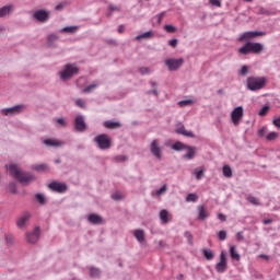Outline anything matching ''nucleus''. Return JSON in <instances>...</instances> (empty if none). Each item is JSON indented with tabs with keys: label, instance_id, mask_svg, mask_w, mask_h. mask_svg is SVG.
<instances>
[{
	"label": "nucleus",
	"instance_id": "nucleus-1",
	"mask_svg": "<svg viewBox=\"0 0 280 280\" xmlns=\"http://www.w3.org/2000/svg\"><path fill=\"white\" fill-rule=\"evenodd\" d=\"M9 174L13 176V178H16L22 185H27L34 180V176H32V174L23 172L16 164H11L9 166Z\"/></svg>",
	"mask_w": 280,
	"mask_h": 280
},
{
	"label": "nucleus",
	"instance_id": "nucleus-2",
	"mask_svg": "<svg viewBox=\"0 0 280 280\" xmlns=\"http://www.w3.org/2000/svg\"><path fill=\"white\" fill-rule=\"evenodd\" d=\"M267 82L268 79L266 77H249L247 78V89L249 91H261Z\"/></svg>",
	"mask_w": 280,
	"mask_h": 280
},
{
	"label": "nucleus",
	"instance_id": "nucleus-3",
	"mask_svg": "<svg viewBox=\"0 0 280 280\" xmlns=\"http://www.w3.org/2000/svg\"><path fill=\"white\" fill-rule=\"evenodd\" d=\"M264 51V45L259 43L247 42L243 47L238 49V54L248 56V54H260Z\"/></svg>",
	"mask_w": 280,
	"mask_h": 280
},
{
	"label": "nucleus",
	"instance_id": "nucleus-4",
	"mask_svg": "<svg viewBox=\"0 0 280 280\" xmlns=\"http://www.w3.org/2000/svg\"><path fill=\"white\" fill-rule=\"evenodd\" d=\"M31 220H32V212L24 211L16 218L15 224L18 229H26Z\"/></svg>",
	"mask_w": 280,
	"mask_h": 280
},
{
	"label": "nucleus",
	"instance_id": "nucleus-5",
	"mask_svg": "<svg viewBox=\"0 0 280 280\" xmlns=\"http://www.w3.org/2000/svg\"><path fill=\"white\" fill-rule=\"evenodd\" d=\"M80 70L78 69V67H75V65H67L65 70L60 73V78L61 80H69L71 78H73V75H78V72Z\"/></svg>",
	"mask_w": 280,
	"mask_h": 280
},
{
	"label": "nucleus",
	"instance_id": "nucleus-6",
	"mask_svg": "<svg viewBox=\"0 0 280 280\" xmlns=\"http://www.w3.org/2000/svg\"><path fill=\"white\" fill-rule=\"evenodd\" d=\"M94 141L97 143L101 150H108L110 148V137H108L106 133L96 136Z\"/></svg>",
	"mask_w": 280,
	"mask_h": 280
},
{
	"label": "nucleus",
	"instance_id": "nucleus-7",
	"mask_svg": "<svg viewBox=\"0 0 280 280\" xmlns=\"http://www.w3.org/2000/svg\"><path fill=\"white\" fill-rule=\"evenodd\" d=\"M26 108L27 106H25L24 104H20L13 107L3 108L1 113L2 115H4V117H8V115H21V113H25Z\"/></svg>",
	"mask_w": 280,
	"mask_h": 280
},
{
	"label": "nucleus",
	"instance_id": "nucleus-8",
	"mask_svg": "<svg viewBox=\"0 0 280 280\" xmlns=\"http://www.w3.org/2000/svg\"><path fill=\"white\" fill-rule=\"evenodd\" d=\"M231 119L234 126H240V121L244 119V107L238 106L234 108L231 113Z\"/></svg>",
	"mask_w": 280,
	"mask_h": 280
},
{
	"label": "nucleus",
	"instance_id": "nucleus-9",
	"mask_svg": "<svg viewBox=\"0 0 280 280\" xmlns=\"http://www.w3.org/2000/svg\"><path fill=\"white\" fill-rule=\"evenodd\" d=\"M257 36H266L265 32L254 31V32H245L240 37V43H244V40H253V38H257Z\"/></svg>",
	"mask_w": 280,
	"mask_h": 280
},
{
	"label": "nucleus",
	"instance_id": "nucleus-10",
	"mask_svg": "<svg viewBox=\"0 0 280 280\" xmlns=\"http://www.w3.org/2000/svg\"><path fill=\"white\" fill-rule=\"evenodd\" d=\"M48 189H50L51 191H56L57 194H65L68 187L67 184L55 180L48 184Z\"/></svg>",
	"mask_w": 280,
	"mask_h": 280
},
{
	"label": "nucleus",
	"instance_id": "nucleus-11",
	"mask_svg": "<svg viewBox=\"0 0 280 280\" xmlns=\"http://www.w3.org/2000/svg\"><path fill=\"white\" fill-rule=\"evenodd\" d=\"M183 59H166L165 65L168 67V71H178L183 67Z\"/></svg>",
	"mask_w": 280,
	"mask_h": 280
},
{
	"label": "nucleus",
	"instance_id": "nucleus-12",
	"mask_svg": "<svg viewBox=\"0 0 280 280\" xmlns=\"http://www.w3.org/2000/svg\"><path fill=\"white\" fill-rule=\"evenodd\" d=\"M226 268H229L226 265V253L221 252L220 261L215 265V270L217 272L222 273L226 270Z\"/></svg>",
	"mask_w": 280,
	"mask_h": 280
},
{
	"label": "nucleus",
	"instance_id": "nucleus-13",
	"mask_svg": "<svg viewBox=\"0 0 280 280\" xmlns=\"http://www.w3.org/2000/svg\"><path fill=\"white\" fill-rule=\"evenodd\" d=\"M151 153L153 154V156L155 159H159V160L162 159L161 144L159 143V140H156V139L151 142Z\"/></svg>",
	"mask_w": 280,
	"mask_h": 280
},
{
	"label": "nucleus",
	"instance_id": "nucleus-14",
	"mask_svg": "<svg viewBox=\"0 0 280 280\" xmlns=\"http://www.w3.org/2000/svg\"><path fill=\"white\" fill-rule=\"evenodd\" d=\"M51 12L46 10H37L36 11V21H39V23H47L49 21Z\"/></svg>",
	"mask_w": 280,
	"mask_h": 280
},
{
	"label": "nucleus",
	"instance_id": "nucleus-15",
	"mask_svg": "<svg viewBox=\"0 0 280 280\" xmlns=\"http://www.w3.org/2000/svg\"><path fill=\"white\" fill-rule=\"evenodd\" d=\"M74 128L78 132H84V130H86V122H84V117L77 116L74 120Z\"/></svg>",
	"mask_w": 280,
	"mask_h": 280
},
{
	"label": "nucleus",
	"instance_id": "nucleus-16",
	"mask_svg": "<svg viewBox=\"0 0 280 280\" xmlns=\"http://www.w3.org/2000/svg\"><path fill=\"white\" fill-rule=\"evenodd\" d=\"M44 145H47V148H60L63 145L62 141L56 139V138H48L43 141Z\"/></svg>",
	"mask_w": 280,
	"mask_h": 280
},
{
	"label": "nucleus",
	"instance_id": "nucleus-17",
	"mask_svg": "<svg viewBox=\"0 0 280 280\" xmlns=\"http://www.w3.org/2000/svg\"><path fill=\"white\" fill-rule=\"evenodd\" d=\"M197 211H198V218L199 220H207V218H209V210H207V206L201 205L197 207Z\"/></svg>",
	"mask_w": 280,
	"mask_h": 280
},
{
	"label": "nucleus",
	"instance_id": "nucleus-18",
	"mask_svg": "<svg viewBox=\"0 0 280 280\" xmlns=\"http://www.w3.org/2000/svg\"><path fill=\"white\" fill-rule=\"evenodd\" d=\"M25 240L28 244H36V228L25 233Z\"/></svg>",
	"mask_w": 280,
	"mask_h": 280
},
{
	"label": "nucleus",
	"instance_id": "nucleus-19",
	"mask_svg": "<svg viewBox=\"0 0 280 280\" xmlns=\"http://www.w3.org/2000/svg\"><path fill=\"white\" fill-rule=\"evenodd\" d=\"M103 126L105 128H107L108 130H116L117 128H119L121 126V122L119 121H110V120H106Z\"/></svg>",
	"mask_w": 280,
	"mask_h": 280
},
{
	"label": "nucleus",
	"instance_id": "nucleus-20",
	"mask_svg": "<svg viewBox=\"0 0 280 280\" xmlns=\"http://www.w3.org/2000/svg\"><path fill=\"white\" fill-rule=\"evenodd\" d=\"M160 220H162L163 224H167V222L172 221V214L167 210H162L160 212Z\"/></svg>",
	"mask_w": 280,
	"mask_h": 280
},
{
	"label": "nucleus",
	"instance_id": "nucleus-21",
	"mask_svg": "<svg viewBox=\"0 0 280 280\" xmlns=\"http://www.w3.org/2000/svg\"><path fill=\"white\" fill-rule=\"evenodd\" d=\"M205 172H207V168H205V166H201L200 168H195L194 174L196 176V179L201 180L205 177Z\"/></svg>",
	"mask_w": 280,
	"mask_h": 280
},
{
	"label": "nucleus",
	"instance_id": "nucleus-22",
	"mask_svg": "<svg viewBox=\"0 0 280 280\" xmlns=\"http://www.w3.org/2000/svg\"><path fill=\"white\" fill-rule=\"evenodd\" d=\"M89 222H91L92 224H102V222H104V220L102 219V217H100L97 214H90Z\"/></svg>",
	"mask_w": 280,
	"mask_h": 280
},
{
	"label": "nucleus",
	"instance_id": "nucleus-23",
	"mask_svg": "<svg viewBox=\"0 0 280 280\" xmlns=\"http://www.w3.org/2000/svg\"><path fill=\"white\" fill-rule=\"evenodd\" d=\"M176 132H177V135H183L184 137H190V138H194V137H195V136H194V132L187 131V130L185 129V126H182V127L177 128V129H176Z\"/></svg>",
	"mask_w": 280,
	"mask_h": 280
},
{
	"label": "nucleus",
	"instance_id": "nucleus-24",
	"mask_svg": "<svg viewBox=\"0 0 280 280\" xmlns=\"http://www.w3.org/2000/svg\"><path fill=\"white\" fill-rule=\"evenodd\" d=\"M133 235L138 240V242H145V232H143V230H136L133 232Z\"/></svg>",
	"mask_w": 280,
	"mask_h": 280
},
{
	"label": "nucleus",
	"instance_id": "nucleus-25",
	"mask_svg": "<svg viewBox=\"0 0 280 280\" xmlns=\"http://www.w3.org/2000/svg\"><path fill=\"white\" fill-rule=\"evenodd\" d=\"M187 153L185 155V159H188V161H191L194 156H196V148L195 147H186Z\"/></svg>",
	"mask_w": 280,
	"mask_h": 280
},
{
	"label": "nucleus",
	"instance_id": "nucleus-26",
	"mask_svg": "<svg viewBox=\"0 0 280 280\" xmlns=\"http://www.w3.org/2000/svg\"><path fill=\"white\" fill-rule=\"evenodd\" d=\"M14 7L12 5H4L2 8H0V19L5 16L7 14H10V12H12Z\"/></svg>",
	"mask_w": 280,
	"mask_h": 280
},
{
	"label": "nucleus",
	"instance_id": "nucleus-27",
	"mask_svg": "<svg viewBox=\"0 0 280 280\" xmlns=\"http://www.w3.org/2000/svg\"><path fill=\"white\" fill-rule=\"evenodd\" d=\"M223 176H225V178L233 177V170L231 168V166H229V165L223 166Z\"/></svg>",
	"mask_w": 280,
	"mask_h": 280
},
{
	"label": "nucleus",
	"instance_id": "nucleus-28",
	"mask_svg": "<svg viewBox=\"0 0 280 280\" xmlns=\"http://www.w3.org/2000/svg\"><path fill=\"white\" fill-rule=\"evenodd\" d=\"M142 38H147V39H150V38H154V33H152V31H149L147 33H143L141 35H138L136 37V40H141Z\"/></svg>",
	"mask_w": 280,
	"mask_h": 280
},
{
	"label": "nucleus",
	"instance_id": "nucleus-29",
	"mask_svg": "<svg viewBox=\"0 0 280 280\" xmlns=\"http://www.w3.org/2000/svg\"><path fill=\"white\" fill-rule=\"evenodd\" d=\"M230 255L232 259H234L235 261H240L241 256L237 254V250H235V246L230 247Z\"/></svg>",
	"mask_w": 280,
	"mask_h": 280
},
{
	"label": "nucleus",
	"instance_id": "nucleus-30",
	"mask_svg": "<svg viewBox=\"0 0 280 280\" xmlns=\"http://www.w3.org/2000/svg\"><path fill=\"white\" fill-rule=\"evenodd\" d=\"M187 145L183 142H175L173 144V150H176L177 152H180V150H186Z\"/></svg>",
	"mask_w": 280,
	"mask_h": 280
},
{
	"label": "nucleus",
	"instance_id": "nucleus-31",
	"mask_svg": "<svg viewBox=\"0 0 280 280\" xmlns=\"http://www.w3.org/2000/svg\"><path fill=\"white\" fill-rule=\"evenodd\" d=\"M100 275H102V271H100V269H97V268L90 269V277H92L93 279H97V277H100Z\"/></svg>",
	"mask_w": 280,
	"mask_h": 280
},
{
	"label": "nucleus",
	"instance_id": "nucleus-32",
	"mask_svg": "<svg viewBox=\"0 0 280 280\" xmlns=\"http://www.w3.org/2000/svg\"><path fill=\"white\" fill-rule=\"evenodd\" d=\"M36 200L39 202V205H47V197H45L43 194H37Z\"/></svg>",
	"mask_w": 280,
	"mask_h": 280
},
{
	"label": "nucleus",
	"instance_id": "nucleus-33",
	"mask_svg": "<svg viewBox=\"0 0 280 280\" xmlns=\"http://www.w3.org/2000/svg\"><path fill=\"white\" fill-rule=\"evenodd\" d=\"M100 86V83H93L89 85L88 88L83 89V93H92V91H95Z\"/></svg>",
	"mask_w": 280,
	"mask_h": 280
},
{
	"label": "nucleus",
	"instance_id": "nucleus-34",
	"mask_svg": "<svg viewBox=\"0 0 280 280\" xmlns=\"http://www.w3.org/2000/svg\"><path fill=\"white\" fill-rule=\"evenodd\" d=\"M203 257H206L208 261H211L214 257L213 252L211 249H203Z\"/></svg>",
	"mask_w": 280,
	"mask_h": 280
},
{
	"label": "nucleus",
	"instance_id": "nucleus-35",
	"mask_svg": "<svg viewBox=\"0 0 280 280\" xmlns=\"http://www.w3.org/2000/svg\"><path fill=\"white\" fill-rule=\"evenodd\" d=\"M36 172H49V165L43 163L36 166Z\"/></svg>",
	"mask_w": 280,
	"mask_h": 280
},
{
	"label": "nucleus",
	"instance_id": "nucleus-36",
	"mask_svg": "<svg viewBox=\"0 0 280 280\" xmlns=\"http://www.w3.org/2000/svg\"><path fill=\"white\" fill-rule=\"evenodd\" d=\"M277 139H279L278 132L272 131L267 136V141H277Z\"/></svg>",
	"mask_w": 280,
	"mask_h": 280
},
{
	"label": "nucleus",
	"instance_id": "nucleus-37",
	"mask_svg": "<svg viewBox=\"0 0 280 280\" xmlns=\"http://www.w3.org/2000/svg\"><path fill=\"white\" fill-rule=\"evenodd\" d=\"M198 201V195L196 194H189L186 197V202H197Z\"/></svg>",
	"mask_w": 280,
	"mask_h": 280
},
{
	"label": "nucleus",
	"instance_id": "nucleus-38",
	"mask_svg": "<svg viewBox=\"0 0 280 280\" xmlns=\"http://www.w3.org/2000/svg\"><path fill=\"white\" fill-rule=\"evenodd\" d=\"M247 201L250 202V205H254L255 207H259V200L257 197L248 196Z\"/></svg>",
	"mask_w": 280,
	"mask_h": 280
},
{
	"label": "nucleus",
	"instance_id": "nucleus-39",
	"mask_svg": "<svg viewBox=\"0 0 280 280\" xmlns=\"http://www.w3.org/2000/svg\"><path fill=\"white\" fill-rule=\"evenodd\" d=\"M78 30L75 26H67L61 30V32H67L68 34H74V32Z\"/></svg>",
	"mask_w": 280,
	"mask_h": 280
},
{
	"label": "nucleus",
	"instance_id": "nucleus-40",
	"mask_svg": "<svg viewBox=\"0 0 280 280\" xmlns=\"http://www.w3.org/2000/svg\"><path fill=\"white\" fill-rule=\"evenodd\" d=\"M8 189H9V191H10L11 194H18L16 183H14V182L10 183Z\"/></svg>",
	"mask_w": 280,
	"mask_h": 280
},
{
	"label": "nucleus",
	"instance_id": "nucleus-41",
	"mask_svg": "<svg viewBox=\"0 0 280 280\" xmlns=\"http://www.w3.org/2000/svg\"><path fill=\"white\" fill-rule=\"evenodd\" d=\"M167 191V185L162 186L159 190L155 191V196H163Z\"/></svg>",
	"mask_w": 280,
	"mask_h": 280
},
{
	"label": "nucleus",
	"instance_id": "nucleus-42",
	"mask_svg": "<svg viewBox=\"0 0 280 280\" xmlns=\"http://www.w3.org/2000/svg\"><path fill=\"white\" fill-rule=\"evenodd\" d=\"M75 104H77V106H79V108H86V102H84V100H82V98H78L75 101Z\"/></svg>",
	"mask_w": 280,
	"mask_h": 280
},
{
	"label": "nucleus",
	"instance_id": "nucleus-43",
	"mask_svg": "<svg viewBox=\"0 0 280 280\" xmlns=\"http://www.w3.org/2000/svg\"><path fill=\"white\" fill-rule=\"evenodd\" d=\"M56 40H58V35H56V34L49 35V37H48L49 45H54V43H56Z\"/></svg>",
	"mask_w": 280,
	"mask_h": 280
},
{
	"label": "nucleus",
	"instance_id": "nucleus-44",
	"mask_svg": "<svg viewBox=\"0 0 280 280\" xmlns=\"http://www.w3.org/2000/svg\"><path fill=\"white\" fill-rule=\"evenodd\" d=\"M268 110H270V107L269 106H265L260 109L259 112V116L260 117H266V115H268Z\"/></svg>",
	"mask_w": 280,
	"mask_h": 280
},
{
	"label": "nucleus",
	"instance_id": "nucleus-45",
	"mask_svg": "<svg viewBox=\"0 0 280 280\" xmlns=\"http://www.w3.org/2000/svg\"><path fill=\"white\" fill-rule=\"evenodd\" d=\"M185 237L188 240V244H194V236L191 235V232H185Z\"/></svg>",
	"mask_w": 280,
	"mask_h": 280
},
{
	"label": "nucleus",
	"instance_id": "nucleus-46",
	"mask_svg": "<svg viewBox=\"0 0 280 280\" xmlns=\"http://www.w3.org/2000/svg\"><path fill=\"white\" fill-rule=\"evenodd\" d=\"M164 30L168 33V34H174V32H176V27L172 26V25H165Z\"/></svg>",
	"mask_w": 280,
	"mask_h": 280
},
{
	"label": "nucleus",
	"instance_id": "nucleus-47",
	"mask_svg": "<svg viewBox=\"0 0 280 280\" xmlns=\"http://www.w3.org/2000/svg\"><path fill=\"white\" fill-rule=\"evenodd\" d=\"M113 200H121V198H124V194L121 192H115L114 195H112Z\"/></svg>",
	"mask_w": 280,
	"mask_h": 280
},
{
	"label": "nucleus",
	"instance_id": "nucleus-48",
	"mask_svg": "<svg viewBox=\"0 0 280 280\" xmlns=\"http://www.w3.org/2000/svg\"><path fill=\"white\" fill-rule=\"evenodd\" d=\"M219 240H221V242H224V240H226V231L221 230L219 232Z\"/></svg>",
	"mask_w": 280,
	"mask_h": 280
},
{
	"label": "nucleus",
	"instance_id": "nucleus-49",
	"mask_svg": "<svg viewBox=\"0 0 280 280\" xmlns=\"http://www.w3.org/2000/svg\"><path fill=\"white\" fill-rule=\"evenodd\" d=\"M56 121L59 126H67V120L65 118H57Z\"/></svg>",
	"mask_w": 280,
	"mask_h": 280
},
{
	"label": "nucleus",
	"instance_id": "nucleus-50",
	"mask_svg": "<svg viewBox=\"0 0 280 280\" xmlns=\"http://www.w3.org/2000/svg\"><path fill=\"white\" fill-rule=\"evenodd\" d=\"M267 132H268V128L262 127L261 129H259L258 135L259 137H266Z\"/></svg>",
	"mask_w": 280,
	"mask_h": 280
},
{
	"label": "nucleus",
	"instance_id": "nucleus-51",
	"mask_svg": "<svg viewBox=\"0 0 280 280\" xmlns=\"http://www.w3.org/2000/svg\"><path fill=\"white\" fill-rule=\"evenodd\" d=\"M211 5H215V8H222V2L220 0H210Z\"/></svg>",
	"mask_w": 280,
	"mask_h": 280
},
{
	"label": "nucleus",
	"instance_id": "nucleus-52",
	"mask_svg": "<svg viewBox=\"0 0 280 280\" xmlns=\"http://www.w3.org/2000/svg\"><path fill=\"white\" fill-rule=\"evenodd\" d=\"M192 101L191 100H186V101H180L178 104L179 106H189V104H191Z\"/></svg>",
	"mask_w": 280,
	"mask_h": 280
},
{
	"label": "nucleus",
	"instance_id": "nucleus-53",
	"mask_svg": "<svg viewBox=\"0 0 280 280\" xmlns=\"http://www.w3.org/2000/svg\"><path fill=\"white\" fill-rule=\"evenodd\" d=\"M236 240H237V242H244V233L243 232H238L236 234Z\"/></svg>",
	"mask_w": 280,
	"mask_h": 280
},
{
	"label": "nucleus",
	"instance_id": "nucleus-54",
	"mask_svg": "<svg viewBox=\"0 0 280 280\" xmlns=\"http://www.w3.org/2000/svg\"><path fill=\"white\" fill-rule=\"evenodd\" d=\"M248 73V68L247 66H243L241 69V75H246Z\"/></svg>",
	"mask_w": 280,
	"mask_h": 280
},
{
	"label": "nucleus",
	"instance_id": "nucleus-55",
	"mask_svg": "<svg viewBox=\"0 0 280 280\" xmlns=\"http://www.w3.org/2000/svg\"><path fill=\"white\" fill-rule=\"evenodd\" d=\"M218 218L221 222H226V215H224L223 213H219Z\"/></svg>",
	"mask_w": 280,
	"mask_h": 280
},
{
	"label": "nucleus",
	"instance_id": "nucleus-56",
	"mask_svg": "<svg viewBox=\"0 0 280 280\" xmlns=\"http://www.w3.org/2000/svg\"><path fill=\"white\" fill-rule=\"evenodd\" d=\"M273 126H276V128H279L280 130V117L277 119H273Z\"/></svg>",
	"mask_w": 280,
	"mask_h": 280
},
{
	"label": "nucleus",
	"instance_id": "nucleus-57",
	"mask_svg": "<svg viewBox=\"0 0 280 280\" xmlns=\"http://www.w3.org/2000/svg\"><path fill=\"white\" fill-rule=\"evenodd\" d=\"M176 45H178V40L177 39H171L170 40V46L171 47H176Z\"/></svg>",
	"mask_w": 280,
	"mask_h": 280
},
{
	"label": "nucleus",
	"instance_id": "nucleus-58",
	"mask_svg": "<svg viewBox=\"0 0 280 280\" xmlns=\"http://www.w3.org/2000/svg\"><path fill=\"white\" fill-rule=\"evenodd\" d=\"M116 161H128V158L126 155H119L116 158Z\"/></svg>",
	"mask_w": 280,
	"mask_h": 280
},
{
	"label": "nucleus",
	"instance_id": "nucleus-59",
	"mask_svg": "<svg viewBox=\"0 0 280 280\" xmlns=\"http://www.w3.org/2000/svg\"><path fill=\"white\" fill-rule=\"evenodd\" d=\"M109 11L110 12H115V11H118L119 10V8L118 7H115V5H113V4H109Z\"/></svg>",
	"mask_w": 280,
	"mask_h": 280
},
{
	"label": "nucleus",
	"instance_id": "nucleus-60",
	"mask_svg": "<svg viewBox=\"0 0 280 280\" xmlns=\"http://www.w3.org/2000/svg\"><path fill=\"white\" fill-rule=\"evenodd\" d=\"M163 16H165V13H160V14L158 15V21H159V23H161V21H163Z\"/></svg>",
	"mask_w": 280,
	"mask_h": 280
},
{
	"label": "nucleus",
	"instance_id": "nucleus-61",
	"mask_svg": "<svg viewBox=\"0 0 280 280\" xmlns=\"http://www.w3.org/2000/svg\"><path fill=\"white\" fill-rule=\"evenodd\" d=\"M271 222H272V219H265L264 220V224H271Z\"/></svg>",
	"mask_w": 280,
	"mask_h": 280
},
{
	"label": "nucleus",
	"instance_id": "nucleus-62",
	"mask_svg": "<svg viewBox=\"0 0 280 280\" xmlns=\"http://www.w3.org/2000/svg\"><path fill=\"white\" fill-rule=\"evenodd\" d=\"M124 30H125L124 25H120V26L118 27L119 34H122Z\"/></svg>",
	"mask_w": 280,
	"mask_h": 280
},
{
	"label": "nucleus",
	"instance_id": "nucleus-63",
	"mask_svg": "<svg viewBox=\"0 0 280 280\" xmlns=\"http://www.w3.org/2000/svg\"><path fill=\"white\" fill-rule=\"evenodd\" d=\"M7 244H12V237L7 236Z\"/></svg>",
	"mask_w": 280,
	"mask_h": 280
},
{
	"label": "nucleus",
	"instance_id": "nucleus-64",
	"mask_svg": "<svg viewBox=\"0 0 280 280\" xmlns=\"http://www.w3.org/2000/svg\"><path fill=\"white\" fill-rule=\"evenodd\" d=\"M140 71L141 73H148V68H141Z\"/></svg>",
	"mask_w": 280,
	"mask_h": 280
}]
</instances>
